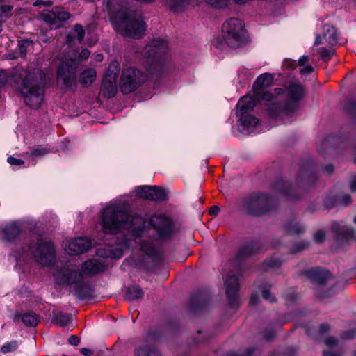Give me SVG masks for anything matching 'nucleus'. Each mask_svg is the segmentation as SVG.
Instances as JSON below:
<instances>
[{
	"instance_id": "obj_5",
	"label": "nucleus",
	"mask_w": 356,
	"mask_h": 356,
	"mask_svg": "<svg viewBox=\"0 0 356 356\" xmlns=\"http://www.w3.org/2000/svg\"><path fill=\"white\" fill-rule=\"evenodd\" d=\"M168 49L165 40L158 38L150 41L145 48V68L149 74L159 76L163 70V56Z\"/></svg>"
},
{
	"instance_id": "obj_50",
	"label": "nucleus",
	"mask_w": 356,
	"mask_h": 356,
	"mask_svg": "<svg viewBox=\"0 0 356 356\" xmlns=\"http://www.w3.org/2000/svg\"><path fill=\"white\" fill-rule=\"evenodd\" d=\"M338 204L343 206H348L352 202L351 196L349 194H343L337 197Z\"/></svg>"
},
{
	"instance_id": "obj_48",
	"label": "nucleus",
	"mask_w": 356,
	"mask_h": 356,
	"mask_svg": "<svg viewBox=\"0 0 356 356\" xmlns=\"http://www.w3.org/2000/svg\"><path fill=\"white\" fill-rule=\"evenodd\" d=\"M32 44V42L29 40H22L19 41L18 48L20 54L25 56L27 52L28 47Z\"/></svg>"
},
{
	"instance_id": "obj_33",
	"label": "nucleus",
	"mask_w": 356,
	"mask_h": 356,
	"mask_svg": "<svg viewBox=\"0 0 356 356\" xmlns=\"http://www.w3.org/2000/svg\"><path fill=\"white\" fill-rule=\"evenodd\" d=\"M143 296L144 292L139 285H132L127 288L124 298L128 301H134L141 299Z\"/></svg>"
},
{
	"instance_id": "obj_35",
	"label": "nucleus",
	"mask_w": 356,
	"mask_h": 356,
	"mask_svg": "<svg viewBox=\"0 0 356 356\" xmlns=\"http://www.w3.org/2000/svg\"><path fill=\"white\" fill-rule=\"evenodd\" d=\"M134 353L135 356H161L154 346L148 345L136 348Z\"/></svg>"
},
{
	"instance_id": "obj_8",
	"label": "nucleus",
	"mask_w": 356,
	"mask_h": 356,
	"mask_svg": "<svg viewBox=\"0 0 356 356\" xmlns=\"http://www.w3.org/2000/svg\"><path fill=\"white\" fill-rule=\"evenodd\" d=\"M29 249L38 264L42 266L54 264L56 259V250L51 241L37 237L35 240H31Z\"/></svg>"
},
{
	"instance_id": "obj_51",
	"label": "nucleus",
	"mask_w": 356,
	"mask_h": 356,
	"mask_svg": "<svg viewBox=\"0 0 356 356\" xmlns=\"http://www.w3.org/2000/svg\"><path fill=\"white\" fill-rule=\"evenodd\" d=\"M257 349L254 347H250L245 350L243 354H237L235 353H228L227 356H253Z\"/></svg>"
},
{
	"instance_id": "obj_40",
	"label": "nucleus",
	"mask_w": 356,
	"mask_h": 356,
	"mask_svg": "<svg viewBox=\"0 0 356 356\" xmlns=\"http://www.w3.org/2000/svg\"><path fill=\"white\" fill-rule=\"evenodd\" d=\"M152 200L162 202L167 199L166 191L156 186H152Z\"/></svg>"
},
{
	"instance_id": "obj_58",
	"label": "nucleus",
	"mask_w": 356,
	"mask_h": 356,
	"mask_svg": "<svg viewBox=\"0 0 356 356\" xmlns=\"http://www.w3.org/2000/svg\"><path fill=\"white\" fill-rule=\"evenodd\" d=\"M356 337V330L355 329H350L348 331L344 332L341 337L343 339H352Z\"/></svg>"
},
{
	"instance_id": "obj_27",
	"label": "nucleus",
	"mask_w": 356,
	"mask_h": 356,
	"mask_svg": "<svg viewBox=\"0 0 356 356\" xmlns=\"http://www.w3.org/2000/svg\"><path fill=\"white\" fill-rule=\"evenodd\" d=\"M74 293L79 299H84L92 296V290L88 282L81 280L74 286Z\"/></svg>"
},
{
	"instance_id": "obj_41",
	"label": "nucleus",
	"mask_w": 356,
	"mask_h": 356,
	"mask_svg": "<svg viewBox=\"0 0 356 356\" xmlns=\"http://www.w3.org/2000/svg\"><path fill=\"white\" fill-rule=\"evenodd\" d=\"M171 10L174 12H178L186 4H188L190 0H166Z\"/></svg>"
},
{
	"instance_id": "obj_31",
	"label": "nucleus",
	"mask_w": 356,
	"mask_h": 356,
	"mask_svg": "<svg viewBox=\"0 0 356 356\" xmlns=\"http://www.w3.org/2000/svg\"><path fill=\"white\" fill-rule=\"evenodd\" d=\"M283 231L288 235H300L306 231V227L299 222L291 221L283 226Z\"/></svg>"
},
{
	"instance_id": "obj_18",
	"label": "nucleus",
	"mask_w": 356,
	"mask_h": 356,
	"mask_svg": "<svg viewBox=\"0 0 356 356\" xmlns=\"http://www.w3.org/2000/svg\"><path fill=\"white\" fill-rule=\"evenodd\" d=\"M303 275L317 286H325L331 275L328 270L321 267H315L305 270Z\"/></svg>"
},
{
	"instance_id": "obj_55",
	"label": "nucleus",
	"mask_w": 356,
	"mask_h": 356,
	"mask_svg": "<svg viewBox=\"0 0 356 356\" xmlns=\"http://www.w3.org/2000/svg\"><path fill=\"white\" fill-rule=\"evenodd\" d=\"M325 238V233L324 231L318 230L314 234V240L316 243H321Z\"/></svg>"
},
{
	"instance_id": "obj_46",
	"label": "nucleus",
	"mask_w": 356,
	"mask_h": 356,
	"mask_svg": "<svg viewBox=\"0 0 356 356\" xmlns=\"http://www.w3.org/2000/svg\"><path fill=\"white\" fill-rule=\"evenodd\" d=\"M13 7L10 5H3L0 8V19H4V22L11 16V10Z\"/></svg>"
},
{
	"instance_id": "obj_13",
	"label": "nucleus",
	"mask_w": 356,
	"mask_h": 356,
	"mask_svg": "<svg viewBox=\"0 0 356 356\" xmlns=\"http://www.w3.org/2000/svg\"><path fill=\"white\" fill-rule=\"evenodd\" d=\"M55 282L58 285H74L83 279L82 273L72 267L63 266L54 274Z\"/></svg>"
},
{
	"instance_id": "obj_24",
	"label": "nucleus",
	"mask_w": 356,
	"mask_h": 356,
	"mask_svg": "<svg viewBox=\"0 0 356 356\" xmlns=\"http://www.w3.org/2000/svg\"><path fill=\"white\" fill-rule=\"evenodd\" d=\"M236 115L240 122L239 131L244 134H248L249 129L254 128L259 124V119L250 114Z\"/></svg>"
},
{
	"instance_id": "obj_6",
	"label": "nucleus",
	"mask_w": 356,
	"mask_h": 356,
	"mask_svg": "<svg viewBox=\"0 0 356 356\" xmlns=\"http://www.w3.org/2000/svg\"><path fill=\"white\" fill-rule=\"evenodd\" d=\"M79 62L75 59L63 60L56 71L57 83L61 89L74 91L78 85Z\"/></svg>"
},
{
	"instance_id": "obj_26",
	"label": "nucleus",
	"mask_w": 356,
	"mask_h": 356,
	"mask_svg": "<svg viewBox=\"0 0 356 356\" xmlns=\"http://www.w3.org/2000/svg\"><path fill=\"white\" fill-rule=\"evenodd\" d=\"M256 99L254 97L245 95L241 98L237 104L236 115L249 114L255 106Z\"/></svg>"
},
{
	"instance_id": "obj_4",
	"label": "nucleus",
	"mask_w": 356,
	"mask_h": 356,
	"mask_svg": "<svg viewBox=\"0 0 356 356\" xmlns=\"http://www.w3.org/2000/svg\"><path fill=\"white\" fill-rule=\"evenodd\" d=\"M317 179L316 168L312 162L309 161L300 167L296 180L297 188L292 187L291 184L288 181L278 179L273 184V188L288 200H300L305 197L308 189Z\"/></svg>"
},
{
	"instance_id": "obj_22",
	"label": "nucleus",
	"mask_w": 356,
	"mask_h": 356,
	"mask_svg": "<svg viewBox=\"0 0 356 356\" xmlns=\"http://www.w3.org/2000/svg\"><path fill=\"white\" fill-rule=\"evenodd\" d=\"M106 266L99 260L90 259L84 262L81 266L82 275H94L97 273L104 271Z\"/></svg>"
},
{
	"instance_id": "obj_57",
	"label": "nucleus",
	"mask_w": 356,
	"mask_h": 356,
	"mask_svg": "<svg viewBox=\"0 0 356 356\" xmlns=\"http://www.w3.org/2000/svg\"><path fill=\"white\" fill-rule=\"evenodd\" d=\"M348 184L351 192L356 191V174H351L348 179Z\"/></svg>"
},
{
	"instance_id": "obj_52",
	"label": "nucleus",
	"mask_w": 356,
	"mask_h": 356,
	"mask_svg": "<svg viewBox=\"0 0 356 356\" xmlns=\"http://www.w3.org/2000/svg\"><path fill=\"white\" fill-rule=\"evenodd\" d=\"M74 31L77 34V40L79 42H81L85 36V31L82 26L80 24H76L74 26Z\"/></svg>"
},
{
	"instance_id": "obj_63",
	"label": "nucleus",
	"mask_w": 356,
	"mask_h": 356,
	"mask_svg": "<svg viewBox=\"0 0 356 356\" xmlns=\"http://www.w3.org/2000/svg\"><path fill=\"white\" fill-rule=\"evenodd\" d=\"M334 168L332 164H328V165H326L323 168V172L324 174H325L327 175H330L334 172Z\"/></svg>"
},
{
	"instance_id": "obj_23",
	"label": "nucleus",
	"mask_w": 356,
	"mask_h": 356,
	"mask_svg": "<svg viewBox=\"0 0 356 356\" xmlns=\"http://www.w3.org/2000/svg\"><path fill=\"white\" fill-rule=\"evenodd\" d=\"M209 299L210 297L207 292L198 291L191 296L190 307L193 311L197 312L206 306L209 303Z\"/></svg>"
},
{
	"instance_id": "obj_20",
	"label": "nucleus",
	"mask_w": 356,
	"mask_h": 356,
	"mask_svg": "<svg viewBox=\"0 0 356 356\" xmlns=\"http://www.w3.org/2000/svg\"><path fill=\"white\" fill-rule=\"evenodd\" d=\"M91 246L90 240L86 237H79L69 242L67 251L70 254L76 255L87 252Z\"/></svg>"
},
{
	"instance_id": "obj_1",
	"label": "nucleus",
	"mask_w": 356,
	"mask_h": 356,
	"mask_svg": "<svg viewBox=\"0 0 356 356\" xmlns=\"http://www.w3.org/2000/svg\"><path fill=\"white\" fill-rule=\"evenodd\" d=\"M126 229L134 238H140L150 229L145 226V219L137 214L129 215L120 204H111L102 211V230L105 234H116Z\"/></svg>"
},
{
	"instance_id": "obj_38",
	"label": "nucleus",
	"mask_w": 356,
	"mask_h": 356,
	"mask_svg": "<svg viewBox=\"0 0 356 356\" xmlns=\"http://www.w3.org/2000/svg\"><path fill=\"white\" fill-rule=\"evenodd\" d=\"M135 192L136 193V195L140 197H142V198H144V199H146L148 200H152V198H153V197L152 196V186L144 185V186H138L136 188Z\"/></svg>"
},
{
	"instance_id": "obj_19",
	"label": "nucleus",
	"mask_w": 356,
	"mask_h": 356,
	"mask_svg": "<svg viewBox=\"0 0 356 356\" xmlns=\"http://www.w3.org/2000/svg\"><path fill=\"white\" fill-rule=\"evenodd\" d=\"M296 111V106L293 103H272L268 106V112L271 118H283Z\"/></svg>"
},
{
	"instance_id": "obj_16",
	"label": "nucleus",
	"mask_w": 356,
	"mask_h": 356,
	"mask_svg": "<svg viewBox=\"0 0 356 356\" xmlns=\"http://www.w3.org/2000/svg\"><path fill=\"white\" fill-rule=\"evenodd\" d=\"M140 250L145 257L151 259L152 263L147 266L148 270L153 269L162 259V251L154 243L149 240H143L140 243Z\"/></svg>"
},
{
	"instance_id": "obj_10",
	"label": "nucleus",
	"mask_w": 356,
	"mask_h": 356,
	"mask_svg": "<svg viewBox=\"0 0 356 356\" xmlns=\"http://www.w3.org/2000/svg\"><path fill=\"white\" fill-rule=\"evenodd\" d=\"M147 79L143 71L136 67H127L122 72L120 88L123 94H129L136 90Z\"/></svg>"
},
{
	"instance_id": "obj_61",
	"label": "nucleus",
	"mask_w": 356,
	"mask_h": 356,
	"mask_svg": "<svg viewBox=\"0 0 356 356\" xmlns=\"http://www.w3.org/2000/svg\"><path fill=\"white\" fill-rule=\"evenodd\" d=\"M325 343L330 348H334L337 346L338 341L335 337H329L325 339Z\"/></svg>"
},
{
	"instance_id": "obj_54",
	"label": "nucleus",
	"mask_w": 356,
	"mask_h": 356,
	"mask_svg": "<svg viewBox=\"0 0 356 356\" xmlns=\"http://www.w3.org/2000/svg\"><path fill=\"white\" fill-rule=\"evenodd\" d=\"M284 298L287 304H291L296 302L297 296L294 293L293 291H290L284 294Z\"/></svg>"
},
{
	"instance_id": "obj_34",
	"label": "nucleus",
	"mask_w": 356,
	"mask_h": 356,
	"mask_svg": "<svg viewBox=\"0 0 356 356\" xmlns=\"http://www.w3.org/2000/svg\"><path fill=\"white\" fill-rule=\"evenodd\" d=\"M96 71L93 68H88L83 71L79 76L80 83L83 87L90 86L96 79Z\"/></svg>"
},
{
	"instance_id": "obj_42",
	"label": "nucleus",
	"mask_w": 356,
	"mask_h": 356,
	"mask_svg": "<svg viewBox=\"0 0 356 356\" xmlns=\"http://www.w3.org/2000/svg\"><path fill=\"white\" fill-rule=\"evenodd\" d=\"M346 112L356 120V99L348 98L346 104L344 106Z\"/></svg>"
},
{
	"instance_id": "obj_3",
	"label": "nucleus",
	"mask_w": 356,
	"mask_h": 356,
	"mask_svg": "<svg viewBox=\"0 0 356 356\" xmlns=\"http://www.w3.org/2000/svg\"><path fill=\"white\" fill-rule=\"evenodd\" d=\"M17 81V88L30 107L37 108L43 101L46 76L39 68L22 70Z\"/></svg>"
},
{
	"instance_id": "obj_36",
	"label": "nucleus",
	"mask_w": 356,
	"mask_h": 356,
	"mask_svg": "<svg viewBox=\"0 0 356 356\" xmlns=\"http://www.w3.org/2000/svg\"><path fill=\"white\" fill-rule=\"evenodd\" d=\"M282 265V261L278 258L270 257L266 259L262 264L261 268L264 271L275 270L279 268Z\"/></svg>"
},
{
	"instance_id": "obj_28",
	"label": "nucleus",
	"mask_w": 356,
	"mask_h": 356,
	"mask_svg": "<svg viewBox=\"0 0 356 356\" xmlns=\"http://www.w3.org/2000/svg\"><path fill=\"white\" fill-rule=\"evenodd\" d=\"M51 323L61 327H65L72 322V315L60 311L52 312Z\"/></svg>"
},
{
	"instance_id": "obj_64",
	"label": "nucleus",
	"mask_w": 356,
	"mask_h": 356,
	"mask_svg": "<svg viewBox=\"0 0 356 356\" xmlns=\"http://www.w3.org/2000/svg\"><path fill=\"white\" fill-rule=\"evenodd\" d=\"M68 342L70 344L76 346L79 345V343L80 342V339H79L78 337H76L75 335H72L68 339Z\"/></svg>"
},
{
	"instance_id": "obj_37",
	"label": "nucleus",
	"mask_w": 356,
	"mask_h": 356,
	"mask_svg": "<svg viewBox=\"0 0 356 356\" xmlns=\"http://www.w3.org/2000/svg\"><path fill=\"white\" fill-rule=\"evenodd\" d=\"M310 245L311 242L308 240H302L300 241H296L291 245L289 249V252L291 254H296L308 249Z\"/></svg>"
},
{
	"instance_id": "obj_30",
	"label": "nucleus",
	"mask_w": 356,
	"mask_h": 356,
	"mask_svg": "<svg viewBox=\"0 0 356 356\" xmlns=\"http://www.w3.org/2000/svg\"><path fill=\"white\" fill-rule=\"evenodd\" d=\"M323 38L329 44L334 45L338 42L339 33L334 26L325 24L323 26Z\"/></svg>"
},
{
	"instance_id": "obj_25",
	"label": "nucleus",
	"mask_w": 356,
	"mask_h": 356,
	"mask_svg": "<svg viewBox=\"0 0 356 356\" xmlns=\"http://www.w3.org/2000/svg\"><path fill=\"white\" fill-rule=\"evenodd\" d=\"M21 232V225L18 222H10L2 229L3 238L6 241H12L19 235Z\"/></svg>"
},
{
	"instance_id": "obj_53",
	"label": "nucleus",
	"mask_w": 356,
	"mask_h": 356,
	"mask_svg": "<svg viewBox=\"0 0 356 356\" xmlns=\"http://www.w3.org/2000/svg\"><path fill=\"white\" fill-rule=\"evenodd\" d=\"M337 204H339L337 197H327L325 200V202H324V205L327 209H331L332 208H333L334 206H336Z\"/></svg>"
},
{
	"instance_id": "obj_39",
	"label": "nucleus",
	"mask_w": 356,
	"mask_h": 356,
	"mask_svg": "<svg viewBox=\"0 0 356 356\" xmlns=\"http://www.w3.org/2000/svg\"><path fill=\"white\" fill-rule=\"evenodd\" d=\"M22 320L24 324L29 327H35L39 322L38 315L33 312H28L23 314Z\"/></svg>"
},
{
	"instance_id": "obj_11",
	"label": "nucleus",
	"mask_w": 356,
	"mask_h": 356,
	"mask_svg": "<svg viewBox=\"0 0 356 356\" xmlns=\"http://www.w3.org/2000/svg\"><path fill=\"white\" fill-rule=\"evenodd\" d=\"M149 223L154 232L153 237L156 240L165 239L174 232L173 222L166 216L155 215L150 218Z\"/></svg>"
},
{
	"instance_id": "obj_59",
	"label": "nucleus",
	"mask_w": 356,
	"mask_h": 356,
	"mask_svg": "<svg viewBox=\"0 0 356 356\" xmlns=\"http://www.w3.org/2000/svg\"><path fill=\"white\" fill-rule=\"evenodd\" d=\"M275 332L273 330H266L264 332V338L267 341H271L275 337Z\"/></svg>"
},
{
	"instance_id": "obj_43",
	"label": "nucleus",
	"mask_w": 356,
	"mask_h": 356,
	"mask_svg": "<svg viewBox=\"0 0 356 356\" xmlns=\"http://www.w3.org/2000/svg\"><path fill=\"white\" fill-rule=\"evenodd\" d=\"M257 92L259 94L257 93V91H253L254 97L256 101H258V102H260L262 100L270 101L273 97V95L268 91H265V89H263L261 90H258Z\"/></svg>"
},
{
	"instance_id": "obj_9",
	"label": "nucleus",
	"mask_w": 356,
	"mask_h": 356,
	"mask_svg": "<svg viewBox=\"0 0 356 356\" xmlns=\"http://www.w3.org/2000/svg\"><path fill=\"white\" fill-rule=\"evenodd\" d=\"M244 23L239 19L232 18L222 26L223 40L231 48L239 47L244 36Z\"/></svg>"
},
{
	"instance_id": "obj_60",
	"label": "nucleus",
	"mask_w": 356,
	"mask_h": 356,
	"mask_svg": "<svg viewBox=\"0 0 356 356\" xmlns=\"http://www.w3.org/2000/svg\"><path fill=\"white\" fill-rule=\"evenodd\" d=\"M9 164L12 165H22L24 164V161L22 159H16L13 156H9L7 159Z\"/></svg>"
},
{
	"instance_id": "obj_49",
	"label": "nucleus",
	"mask_w": 356,
	"mask_h": 356,
	"mask_svg": "<svg viewBox=\"0 0 356 356\" xmlns=\"http://www.w3.org/2000/svg\"><path fill=\"white\" fill-rule=\"evenodd\" d=\"M17 348V342L16 341H13L11 342H9L6 344H4L1 347V352L3 353H8L10 352H12L13 350H15Z\"/></svg>"
},
{
	"instance_id": "obj_56",
	"label": "nucleus",
	"mask_w": 356,
	"mask_h": 356,
	"mask_svg": "<svg viewBox=\"0 0 356 356\" xmlns=\"http://www.w3.org/2000/svg\"><path fill=\"white\" fill-rule=\"evenodd\" d=\"M261 294L263 298L266 300H268L270 302H275L276 301L275 296L268 289L262 290Z\"/></svg>"
},
{
	"instance_id": "obj_17",
	"label": "nucleus",
	"mask_w": 356,
	"mask_h": 356,
	"mask_svg": "<svg viewBox=\"0 0 356 356\" xmlns=\"http://www.w3.org/2000/svg\"><path fill=\"white\" fill-rule=\"evenodd\" d=\"M261 248L262 245L259 241H251L245 243L238 250L234 258V262L237 264H240L252 255L259 253Z\"/></svg>"
},
{
	"instance_id": "obj_45",
	"label": "nucleus",
	"mask_w": 356,
	"mask_h": 356,
	"mask_svg": "<svg viewBox=\"0 0 356 356\" xmlns=\"http://www.w3.org/2000/svg\"><path fill=\"white\" fill-rule=\"evenodd\" d=\"M51 152V149L47 147L42 148H35L30 151V152H27V154L35 157L42 156Z\"/></svg>"
},
{
	"instance_id": "obj_2",
	"label": "nucleus",
	"mask_w": 356,
	"mask_h": 356,
	"mask_svg": "<svg viewBox=\"0 0 356 356\" xmlns=\"http://www.w3.org/2000/svg\"><path fill=\"white\" fill-rule=\"evenodd\" d=\"M106 8L112 26L118 33L124 38L135 40L145 35L147 26L140 13L117 5L116 0H108Z\"/></svg>"
},
{
	"instance_id": "obj_15",
	"label": "nucleus",
	"mask_w": 356,
	"mask_h": 356,
	"mask_svg": "<svg viewBox=\"0 0 356 356\" xmlns=\"http://www.w3.org/2000/svg\"><path fill=\"white\" fill-rule=\"evenodd\" d=\"M225 286L229 304L234 308L238 307L239 299L238 293L240 286L238 277L234 275H229L225 279Z\"/></svg>"
},
{
	"instance_id": "obj_32",
	"label": "nucleus",
	"mask_w": 356,
	"mask_h": 356,
	"mask_svg": "<svg viewBox=\"0 0 356 356\" xmlns=\"http://www.w3.org/2000/svg\"><path fill=\"white\" fill-rule=\"evenodd\" d=\"M333 229L339 236L346 240L353 239L356 241L355 230L351 227L346 225L341 226L336 224L333 225Z\"/></svg>"
},
{
	"instance_id": "obj_14",
	"label": "nucleus",
	"mask_w": 356,
	"mask_h": 356,
	"mask_svg": "<svg viewBox=\"0 0 356 356\" xmlns=\"http://www.w3.org/2000/svg\"><path fill=\"white\" fill-rule=\"evenodd\" d=\"M119 65L118 63H112L108 67V72L104 74L101 86L102 95L108 98L115 96L117 92L116 72L118 71Z\"/></svg>"
},
{
	"instance_id": "obj_44",
	"label": "nucleus",
	"mask_w": 356,
	"mask_h": 356,
	"mask_svg": "<svg viewBox=\"0 0 356 356\" xmlns=\"http://www.w3.org/2000/svg\"><path fill=\"white\" fill-rule=\"evenodd\" d=\"M317 51L323 61H328L334 54L333 49H327L325 47L318 49Z\"/></svg>"
},
{
	"instance_id": "obj_29",
	"label": "nucleus",
	"mask_w": 356,
	"mask_h": 356,
	"mask_svg": "<svg viewBox=\"0 0 356 356\" xmlns=\"http://www.w3.org/2000/svg\"><path fill=\"white\" fill-rule=\"evenodd\" d=\"M273 77L269 73H264L257 77L254 81L252 89L253 91L261 90L270 86L273 83ZM257 94L258 92H257Z\"/></svg>"
},
{
	"instance_id": "obj_62",
	"label": "nucleus",
	"mask_w": 356,
	"mask_h": 356,
	"mask_svg": "<svg viewBox=\"0 0 356 356\" xmlns=\"http://www.w3.org/2000/svg\"><path fill=\"white\" fill-rule=\"evenodd\" d=\"M52 5V1L50 0L44 1V0H36L33 3V6L36 7L44 6L49 7Z\"/></svg>"
},
{
	"instance_id": "obj_7",
	"label": "nucleus",
	"mask_w": 356,
	"mask_h": 356,
	"mask_svg": "<svg viewBox=\"0 0 356 356\" xmlns=\"http://www.w3.org/2000/svg\"><path fill=\"white\" fill-rule=\"evenodd\" d=\"M277 202L276 198L267 193H255L245 198L241 207L246 213L259 216L270 211Z\"/></svg>"
},
{
	"instance_id": "obj_47",
	"label": "nucleus",
	"mask_w": 356,
	"mask_h": 356,
	"mask_svg": "<svg viewBox=\"0 0 356 356\" xmlns=\"http://www.w3.org/2000/svg\"><path fill=\"white\" fill-rule=\"evenodd\" d=\"M206 2L215 8L220 9L227 6L229 0H206Z\"/></svg>"
},
{
	"instance_id": "obj_21",
	"label": "nucleus",
	"mask_w": 356,
	"mask_h": 356,
	"mask_svg": "<svg viewBox=\"0 0 356 356\" xmlns=\"http://www.w3.org/2000/svg\"><path fill=\"white\" fill-rule=\"evenodd\" d=\"M286 92L289 99L286 103L294 104L297 108V103L302 99L304 95L303 86L300 83H291L286 87Z\"/></svg>"
},
{
	"instance_id": "obj_12",
	"label": "nucleus",
	"mask_w": 356,
	"mask_h": 356,
	"mask_svg": "<svg viewBox=\"0 0 356 356\" xmlns=\"http://www.w3.org/2000/svg\"><path fill=\"white\" fill-rule=\"evenodd\" d=\"M40 17L45 23L56 29L60 27L63 22L68 20L71 14L63 7L55 6L51 10H44Z\"/></svg>"
}]
</instances>
